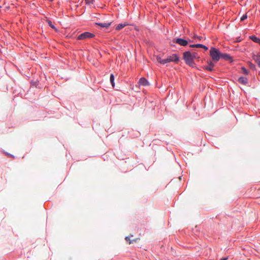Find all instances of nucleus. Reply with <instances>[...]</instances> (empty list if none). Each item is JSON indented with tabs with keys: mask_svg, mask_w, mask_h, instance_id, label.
<instances>
[{
	"mask_svg": "<svg viewBox=\"0 0 260 260\" xmlns=\"http://www.w3.org/2000/svg\"><path fill=\"white\" fill-rule=\"evenodd\" d=\"M196 53H191L189 51H186L183 53V59L186 64L193 67L194 64V59L196 58Z\"/></svg>",
	"mask_w": 260,
	"mask_h": 260,
	"instance_id": "nucleus-1",
	"label": "nucleus"
},
{
	"mask_svg": "<svg viewBox=\"0 0 260 260\" xmlns=\"http://www.w3.org/2000/svg\"><path fill=\"white\" fill-rule=\"evenodd\" d=\"M210 55L212 60L217 62L221 58V52L217 49L211 47L210 50Z\"/></svg>",
	"mask_w": 260,
	"mask_h": 260,
	"instance_id": "nucleus-2",
	"label": "nucleus"
},
{
	"mask_svg": "<svg viewBox=\"0 0 260 260\" xmlns=\"http://www.w3.org/2000/svg\"><path fill=\"white\" fill-rule=\"evenodd\" d=\"M179 60V57L176 54H173L166 58L164 59V64L170 62H174L177 63Z\"/></svg>",
	"mask_w": 260,
	"mask_h": 260,
	"instance_id": "nucleus-3",
	"label": "nucleus"
},
{
	"mask_svg": "<svg viewBox=\"0 0 260 260\" xmlns=\"http://www.w3.org/2000/svg\"><path fill=\"white\" fill-rule=\"evenodd\" d=\"M94 36V35L93 34L86 31L79 35L77 37V39L80 40H86L87 39L93 38Z\"/></svg>",
	"mask_w": 260,
	"mask_h": 260,
	"instance_id": "nucleus-4",
	"label": "nucleus"
},
{
	"mask_svg": "<svg viewBox=\"0 0 260 260\" xmlns=\"http://www.w3.org/2000/svg\"><path fill=\"white\" fill-rule=\"evenodd\" d=\"M173 42L177 43L183 46H185L188 44V41L181 38H177L173 40Z\"/></svg>",
	"mask_w": 260,
	"mask_h": 260,
	"instance_id": "nucleus-5",
	"label": "nucleus"
},
{
	"mask_svg": "<svg viewBox=\"0 0 260 260\" xmlns=\"http://www.w3.org/2000/svg\"><path fill=\"white\" fill-rule=\"evenodd\" d=\"M207 63H208V64L207 66H204L203 67V68L205 70H207V71H213V69L214 67V63L211 61H208Z\"/></svg>",
	"mask_w": 260,
	"mask_h": 260,
	"instance_id": "nucleus-6",
	"label": "nucleus"
},
{
	"mask_svg": "<svg viewBox=\"0 0 260 260\" xmlns=\"http://www.w3.org/2000/svg\"><path fill=\"white\" fill-rule=\"evenodd\" d=\"M138 83H139V85H141V86H146L149 85L148 81L145 78H140L139 81Z\"/></svg>",
	"mask_w": 260,
	"mask_h": 260,
	"instance_id": "nucleus-7",
	"label": "nucleus"
},
{
	"mask_svg": "<svg viewBox=\"0 0 260 260\" xmlns=\"http://www.w3.org/2000/svg\"><path fill=\"white\" fill-rule=\"evenodd\" d=\"M222 58L226 60H231L232 59V57L226 53H221V58Z\"/></svg>",
	"mask_w": 260,
	"mask_h": 260,
	"instance_id": "nucleus-8",
	"label": "nucleus"
},
{
	"mask_svg": "<svg viewBox=\"0 0 260 260\" xmlns=\"http://www.w3.org/2000/svg\"><path fill=\"white\" fill-rule=\"evenodd\" d=\"M252 58L260 68V56L253 55L252 56Z\"/></svg>",
	"mask_w": 260,
	"mask_h": 260,
	"instance_id": "nucleus-9",
	"label": "nucleus"
},
{
	"mask_svg": "<svg viewBox=\"0 0 260 260\" xmlns=\"http://www.w3.org/2000/svg\"><path fill=\"white\" fill-rule=\"evenodd\" d=\"M238 81L242 84L246 85L247 83V79L246 77H241L238 78Z\"/></svg>",
	"mask_w": 260,
	"mask_h": 260,
	"instance_id": "nucleus-10",
	"label": "nucleus"
},
{
	"mask_svg": "<svg viewBox=\"0 0 260 260\" xmlns=\"http://www.w3.org/2000/svg\"><path fill=\"white\" fill-rule=\"evenodd\" d=\"M111 22H105V23H96V25H98L102 27H108L111 25Z\"/></svg>",
	"mask_w": 260,
	"mask_h": 260,
	"instance_id": "nucleus-11",
	"label": "nucleus"
},
{
	"mask_svg": "<svg viewBox=\"0 0 260 260\" xmlns=\"http://www.w3.org/2000/svg\"><path fill=\"white\" fill-rule=\"evenodd\" d=\"M130 238L131 237L130 236H127V237H125V240L128 242L129 243V244H131L133 242H136L139 239V238H137V239H135L133 240H130Z\"/></svg>",
	"mask_w": 260,
	"mask_h": 260,
	"instance_id": "nucleus-12",
	"label": "nucleus"
},
{
	"mask_svg": "<svg viewBox=\"0 0 260 260\" xmlns=\"http://www.w3.org/2000/svg\"><path fill=\"white\" fill-rule=\"evenodd\" d=\"M127 24L125 23H121L119 24L116 27V30H120L122 28H123L124 26H125Z\"/></svg>",
	"mask_w": 260,
	"mask_h": 260,
	"instance_id": "nucleus-13",
	"label": "nucleus"
},
{
	"mask_svg": "<svg viewBox=\"0 0 260 260\" xmlns=\"http://www.w3.org/2000/svg\"><path fill=\"white\" fill-rule=\"evenodd\" d=\"M156 60L160 64H164V59H162L160 56H157L156 57Z\"/></svg>",
	"mask_w": 260,
	"mask_h": 260,
	"instance_id": "nucleus-14",
	"label": "nucleus"
},
{
	"mask_svg": "<svg viewBox=\"0 0 260 260\" xmlns=\"http://www.w3.org/2000/svg\"><path fill=\"white\" fill-rule=\"evenodd\" d=\"M47 23L48 24V25L52 28H53V29H54L56 31H57V29H56V28L55 27V26L52 24V22L50 21V20H47Z\"/></svg>",
	"mask_w": 260,
	"mask_h": 260,
	"instance_id": "nucleus-15",
	"label": "nucleus"
},
{
	"mask_svg": "<svg viewBox=\"0 0 260 260\" xmlns=\"http://www.w3.org/2000/svg\"><path fill=\"white\" fill-rule=\"evenodd\" d=\"M250 39L255 43H257L259 38H257L255 36H251L249 37Z\"/></svg>",
	"mask_w": 260,
	"mask_h": 260,
	"instance_id": "nucleus-16",
	"label": "nucleus"
},
{
	"mask_svg": "<svg viewBox=\"0 0 260 260\" xmlns=\"http://www.w3.org/2000/svg\"><path fill=\"white\" fill-rule=\"evenodd\" d=\"M110 82L113 86L114 87L115 86V84L114 82V76L113 74H111L110 78Z\"/></svg>",
	"mask_w": 260,
	"mask_h": 260,
	"instance_id": "nucleus-17",
	"label": "nucleus"
},
{
	"mask_svg": "<svg viewBox=\"0 0 260 260\" xmlns=\"http://www.w3.org/2000/svg\"><path fill=\"white\" fill-rule=\"evenodd\" d=\"M203 45L200 44H193L190 45V47L202 48Z\"/></svg>",
	"mask_w": 260,
	"mask_h": 260,
	"instance_id": "nucleus-18",
	"label": "nucleus"
},
{
	"mask_svg": "<svg viewBox=\"0 0 260 260\" xmlns=\"http://www.w3.org/2000/svg\"><path fill=\"white\" fill-rule=\"evenodd\" d=\"M241 71H242V73H243L244 74L247 75L248 74V71L244 67L241 68Z\"/></svg>",
	"mask_w": 260,
	"mask_h": 260,
	"instance_id": "nucleus-19",
	"label": "nucleus"
},
{
	"mask_svg": "<svg viewBox=\"0 0 260 260\" xmlns=\"http://www.w3.org/2000/svg\"><path fill=\"white\" fill-rule=\"evenodd\" d=\"M247 18V14H244V15H243L241 17V21H244V20H245Z\"/></svg>",
	"mask_w": 260,
	"mask_h": 260,
	"instance_id": "nucleus-20",
	"label": "nucleus"
},
{
	"mask_svg": "<svg viewBox=\"0 0 260 260\" xmlns=\"http://www.w3.org/2000/svg\"><path fill=\"white\" fill-rule=\"evenodd\" d=\"M249 67L252 69L255 70V66L254 64H252V63L250 62L249 64Z\"/></svg>",
	"mask_w": 260,
	"mask_h": 260,
	"instance_id": "nucleus-21",
	"label": "nucleus"
},
{
	"mask_svg": "<svg viewBox=\"0 0 260 260\" xmlns=\"http://www.w3.org/2000/svg\"><path fill=\"white\" fill-rule=\"evenodd\" d=\"M203 48H204L205 50H207L208 49V47L205 45H203V46H202Z\"/></svg>",
	"mask_w": 260,
	"mask_h": 260,
	"instance_id": "nucleus-22",
	"label": "nucleus"
},
{
	"mask_svg": "<svg viewBox=\"0 0 260 260\" xmlns=\"http://www.w3.org/2000/svg\"><path fill=\"white\" fill-rule=\"evenodd\" d=\"M257 44H258L260 45V39H258Z\"/></svg>",
	"mask_w": 260,
	"mask_h": 260,
	"instance_id": "nucleus-23",
	"label": "nucleus"
},
{
	"mask_svg": "<svg viewBox=\"0 0 260 260\" xmlns=\"http://www.w3.org/2000/svg\"><path fill=\"white\" fill-rule=\"evenodd\" d=\"M227 258H228L227 257H225V258H223L220 260H226V259H227Z\"/></svg>",
	"mask_w": 260,
	"mask_h": 260,
	"instance_id": "nucleus-24",
	"label": "nucleus"
},
{
	"mask_svg": "<svg viewBox=\"0 0 260 260\" xmlns=\"http://www.w3.org/2000/svg\"><path fill=\"white\" fill-rule=\"evenodd\" d=\"M85 1H86L87 2V3H90V0H85Z\"/></svg>",
	"mask_w": 260,
	"mask_h": 260,
	"instance_id": "nucleus-25",
	"label": "nucleus"
},
{
	"mask_svg": "<svg viewBox=\"0 0 260 260\" xmlns=\"http://www.w3.org/2000/svg\"><path fill=\"white\" fill-rule=\"evenodd\" d=\"M48 1H49V2H52V1H53V0H48Z\"/></svg>",
	"mask_w": 260,
	"mask_h": 260,
	"instance_id": "nucleus-26",
	"label": "nucleus"
},
{
	"mask_svg": "<svg viewBox=\"0 0 260 260\" xmlns=\"http://www.w3.org/2000/svg\"><path fill=\"white\" fill-rule=\"evenodd\" d=\"M1 7V6H0V8Z\"/></svg>",
	"mask_w": 260,
	"mask_h": 260,
	"instance_id": "nucleus-27",
	"label": "nucleus"
}]
</instances>
